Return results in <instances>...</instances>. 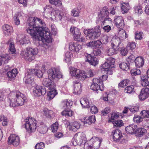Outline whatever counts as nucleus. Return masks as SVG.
I'll return each mask as SVG.
<instances>
[{"label": "nucleus", "instance_id": "53", "mask_svg": "<svg viewBox=\"0 0 149 149\" xmlns=\"http://www.w3.org/2000/svg\"><path fill=\"white\" fill-rule=\"evenodd\" d=\"M134 11L136 13L141 14L143 12L142 7L141 6H135L134 8Z\"/></svg>", "mask_w": 149, "mask_h": 149}, {"label": "nucleus", "instance_id": "41", "mask_svg": "<svg viewBox=\"0 0 149 149\" xmlns=\"http://www.w3.org/2000/svg\"><path fill=\"white\" fill-rule=\"evenodd\" d=\"M32 70H34V72H32L33 75V74H35L39 78L42 77L43 75V73L41 70H37L35 69H30L31 71H32Z\"/></svg>", "mask_w": 149, "mask_h": 149}, {"label": "nucleus", "instance_id": "16", "mask_svg": "<svg viewBox=\"0 0 149 149\" xmlns=\"http://www.w3.org/2000/svg\"><path fill=\"white\" fill-rule=\"evenodd\" d=\"M85 58L86 61L88 62L91 65L95 66L99 63L98 59L90 54H87L85 56Z\"/></svg>", "mask_w": 149, "mask_h": 149}, {"label": "nucleus", "instance_id": "14", "mask_svg": "<svg viewBox=\"0 0 149 149\" xmlns=\"http://www.w3.org/2000/svg\"><path fill=\"white\" fill-rule=\"evenodd\" d=\"M8 141L9 144L16 147L19 144L20 138L15 134H11L8 138Z\"/></svg>", "mask_w": 149, "mask_h": 149}, {"label": "nucleus", "instance_id": "25", "mask_svg": "<svg viewBox=\"0 0 149 149\" xmlns=\"http://www.w3.org/2000/svg\"><path fill=\"white\" fill-rule=\"evenodd\" d=\"M42 84L44 86L48 88H52L54 86L53 82L49 78L44 79L42 81Z\"/></svg>", "mask_w": 149, "mask_h": 149}, {"label": "nucleus", "instance_id": "31", "mask_svg": "<svg viewBox=\"0 0 149 149\" xmlns=\"http://www.w3.org/2000/svg\"><path fill=\"white\" fill-rule=\"evenodd\" d=\"M73 102L70 100L67 99L63 101L61 103V105L64 109H69L72 105Z\"/></svg>", "mask_w": 149, "mask_h": 149}, {"label": "nucleus", "instance_id": "2", "mask_svg": "<svg viewBox=\"0 0 149 149\" xmlns=\"http://www.w3.org/2000/svg\"><path fill=\"white\" fill-rule=\"evenodd\" d=\"M8 102L10 107H15L21 106L26 102V97L25 95L19 91L11 92L9 95Z\"/></svg>", "mask_w": 149, "mask_h": 149}, {"label": "nucleus", "instance_id": "46", "mask_svg": "<svg viewBox=\"0 0 149 149\" xmlns=\"http://www.w3.org/2000/svg\"><path fill=\"white\" fill-rule=\"evenodd\" d=\"M93 83L95 84H98L99 86L104 87L103 81L101 79L94 78L93 80Z\"/></svg>", "mask_w": 149, "mask_h": 149}, {"label": "nucleus", "instance_id": "11", "mask_svg": "<svg viewBox=\"0 0 149 149\" xmlns=\"http://www.w3.org/2000/svg\"><path fill=\"white\" fill-rule=\"evenodd\" d=\"M111 135L113 136L114 141L118 142L119 141L122 140V141H120L121 143L126 142V141L124 139L120 130L116 129L113 130L112 132Z\"/></svg>", "mask_w": 149, "mask_h": 149}, {"label": "nucleus", "instance_id": "6", "mask_svg": "<svg viewBox=\"0 0 149 149\" xmlns=\"http://www.w3.org/2000/svg\"><path fill=\"white\" fill-rule=\"evenodd\" d=\"M25 127L29 133L34 132L36 128V120L32 117H27L24 120Z\"/></svg>", "mask_w": 149, "mask_h": 149}, {"label": "nucleus", "instance_id": "12", "mask_svg": "<svg viewBox=\"0 0 149 149\" xmlns=\"http://www.w3.org/2000/svg\"><path fill=\"white\" fill-rule=\"evenodd\" d=\"M71 73L73 76L77 78H81V79L84 80L87 76L84 73V71L75 68H72L70 70Z\"/></svg>", "mask_w": 149, "mask_h": 149}, {"label": "nucleus", "instance_id": "35", "mask_svg": "<svg viewBox=\"0 0 149 149\" xmlns=\"http://www.w3.org/2000/svg\"><path fill=\"white\" fill-rule=\"evenodd\" d=\"M17 43L23 45L28 44L30 42L28 38H17Z\"/></svg>", "mask_w": 149, "mask_h": 149}, {"label": "nucleus", "instance_id": "18", "mask_svg": "<svg viewBox=\"0 0 149 149\" xmlns=\"http://www.w3.org/2000/svg\"><path fill=\"white\" fill-rule=\"evenodd\" d=\"M74 87L73 93L75 94H80L82 91L81 84L77 81H73Z\"/></svg>", "mask_w": 149, "mask_h": 149}, {"label": "nucleus", "instance_id": "20", "mask_svg": "<svg viewBox=\"0 0 149 149\" xmlns=\"http://www.w3.org/2000/svg\"><path fill=\"white\" fill-rule=\"evenodd\" d=\"M3 33L6 36H10L13 31V27L7 24L4 25L2 26Z\"/></svg>", "mask_w": 149, "mask_h": 149}, {"label": "nucleus", "instance_id": "21", "mask_svg": "<svg viewBox=\"0 0 149 149\" xmlns=\"http://www.w3.org/2000/svg\"><path fill=\"white\" fill-rule=\"evenodd\" d=\"M149 88H145L142 89L139 95L140 100H143L147 98L149 96Z\"/></svg>", "mask_w": 149, "mask_h": 149}, {"label": "nucleus", "instance_id": "54", "mask_svg": "<svg viewBox=\"0 0 149 149\" xmlns=\"http://www.w3.org/2000/svg\"><path fill=\"white\" fill-rule=\"evenodd\" d=\"M143 118L142 116L141 117L139 116H136L134 117L133 120L134 122L137 123H139L143 120Z\"/></svg>", "mask_w": 149, "mask_h": 149}, {"label": "nucleus", "instance_id": "9", "mask_svg": "<svg viewBox=\"0 0 149 149\" xmlns=\"http://www.w3.org/2000/svg\"><path fill=\"white\" fill-rule=\"evenodd\" d=\"M47 73L48 77L52 79H56L62 77L58 68H51L49 69Z\"/></svg>", "mask_w": 149, "mask_h": 149}, {"label": "nucleus", "instance_id": "10", "mask_svg": "<svg viewBox=\"0 0 149 149\" xmlns=\"http://www.w3.org/2000/svg\"><path fill=\"white\" fill-rule=\"evenodd\" d=\"M109 13L106 8H104L98 15L100 21L102 22V24L104 25L106 21H112V19L108 17Z\"/></svg>", "mask_w": 149, "mask_h": 149}, {"label": "nucleus", "instance_id": "26", "mask_svg": "<svg viewBox=\"0 0 149 149\" xmlns=\"http://www.w3.org/2000/svg\"><path fill=\"white\" fill-rule=\"evenodd\" d=\"M69 128L70 130L73 132L77 131L78 129L80 128V124L77 122H74L71 123H69Z\"/></svg>", "mask_w": 149, "mask_h": 149}, {"label": "nucleus", "instance_id": "33", "mask_svg": "<svg viewBox=\"0 0 149 149\" xmlns=\"http://www.w3.org/2000/svg\"><path fill=\"white\" fill-rule=\"evenodd\" d=\"M90 88L91 89L95 91L97 93H98L97 91L99 90L101 91H103L104 90V87L99 86V84H95L93 83L91 84Z\"/></svg>", "mask_w": 149, "mask_h": 149}, {"label": "nucleus", "instance_id": "1", "mask_svg": "<svg viewBox=\"0 0 149 149\" xmlns=\"http://www.w3.org/2000/svg\"><path fill=\"white\" fill-rule=\"evenodd\" d=\"M28 33L33 37H51V33L48 29L45 28V22L41 19L37 17H29L27 21Z\"/></svg>", "mask_w": 149, "mask_h": 149}, {"label": "nucleus", "instance_id": "51", "mask_svg": "<svg viewBox=\"0 0 149 149\" xmlns=\"http://www.w3.org/2000/svg\"><path fill=\"white\" fill-rule=\"evenodd\" d=\"M130 72L131 75L133 76L140 75L141 73L140 70L137 69H132Z\"/></svg>", "mask_w": 149, "mask_h": 149}, {"label": "nucleus", "instance_id": "47", "mask_svg": "<svg viewBox=\"0 0 149 149\" xmlns=\"http://www.w3.org/2000/svg\"><path fill=\"white\" fill-rule=\"evenodd\" d=\"M83 143L84 144L82 143L81 145V148H84V149H92L91 145L89 143V141L86 142L85 141V142H84Z\"/></svg>", "mask_w": 149, "mask_h": 149}, {"label": "nucleus", "instance_id": "38", "mask_svg": "<svg viewBox=\"0 0 149 149\" xmlns=\"http://www.w3.org/2000/svg\"><path fill=\"white\" fill-rule=\"evenodd\" d=\"M124 91L125 93L128 94L133 93L135 92L134 86L132 85L127 86L125 88Z\"/></svg>", "mask_w": 149, "mask_h": 149}, {"label": "nucleus", "instance_id": "8", "mask_svg": "<svg viewBox=\"0 0 149 149\" xmlns=\"http://www.w3.org/2000/svg\"><path fill=\"white\" fill-rule=\"evenodd\" d=\"M101 27L100 26L95 27L94 29H85L84 33L88 37H98L101 34Z\"/></svg>", "mask_w": 149, "mask_h": 149}, {"label": "nucleus", "instance_id": "48", "mask_svg": "<svg viewBox=\"0 0 149 149\" xmlns=\"http://www.w3.org/2000/svg\"><path fill=\"white\" fill-rule=\"evenodd\" d=\"M112 123L114 126L117 127H121L124 125L123 121L121 120H117L113 121Z\"/></svg>", "mask_w": 149, "mask_h": 149}, {"label": "nucleus", "instance_id": "43", "mask_svg": "<svg viewBox=\"0 0 149 149\" xmlns=\"http://www.w3.org/2000/svg\"><path fill=\"white\" fill-rule=\"evenodd\" d=\"M73 111L70 109L65 110L61 112V114L65 117L71 116L72 115Z\"/></svg>", "mask_w": 149, "mask_h": 149}, {"label": "nucleus", "instance_id": "17", "mask_svg": "<svg viewBox=\"0 0 149 149\" xmlns=\"http://www.w3.org/2000/svg\"><path fill=\"white\" fill-rule=\"evenodd\" d=\"M32 71H31L30 69L25 73V77L24 78V81L25 83L27 84H31L33 81V75L32 73L34 71L32 70Z\"/></svg>", "mask_w": 149, "mask_h": 149}, {"label": "nucleus", "instance_id": "23", "mask_svg": "<svg viewBox=\"0 0 149 149\" xmlns=\"http://www.w3.org/2000/svg\"><path fill=\"white\" fill-rule=\"evenodd\" d=\"M135 65L137 68L142 67L144 64V59L141 57H137L135 60Z\"/></svg>", "mask_w": 149, "mask_h": 149}, {"label": "nucleus", "instance_id": "62", "mask_svg": "<svg viewBox=\"0 0 149 149\" xmlns=\"http://www.w3.org/2000/svg\"><path fill=\"white\" fill-rule=\"evenodd\" d=\"M58 127V123L56 122L53 124L51 126V129L53 132H56Z\"/></svg>", "mask_w": 149, "mask_h": 149}, {"label": "nucleus", "instance_id": "24", "mask_svg": "<svg viewBox=\"0 0 149 149\" xmlns=\"http://www.w3.org/2000/svg\"><path fill=\"white\" fill-rule=\"evenodd\" d=\"M119 50V47H116L111 46V48L107 49L105 51L107 53L108 55L111 56L113 55L117 54Z\"/></svg>", "mask_w": 149, "mask_h": 149}, {"label": "nucleus", "instance_id": "13", "mask_svg": "<svg viewBox=\"0 0 149 149\" xmlns=\"http://www.w3.org/2000/svg\"><path fill=\"white\" fill-rule=\"evenodd\" d=\"M46 93V90L44 86L37 85L33 89V94L36 97L44 95Z\"/></svg>", "mask_w": 149, "mask_h": 149}, {"label": "nucleus", "instance_id": "27", "mask_svg": "<svg viewBox=\"0 0 149 149\" xmlns=\"http://www.w3.org/2000/svg\"><path fill=\"white\" fill-rule=\"evenodd\" d=\"M137 127L136 125H131L126 127L125 130L128 134H131L134 133V131Z\"/></svg>", "mask_w": 149, "mask_h": 149}, {"label": "nucleus", "instance_id": "28", "mask_svg": "<svg viewBox=\"0 0 149 149\" xmlns=\"http://www.w3.org/2000/svg\"><path fill=\"white\" fill-rule=\"evenodd\" d=\"M70 31L73 34L74 37H78L81 36V33L77 28L71 26L70 29Z\"/></svg>", "mask_w": 149, "mask_h": 149}, {"label": "nucleus", "instance_id": "44", "mask_svg": "<svg viewBox=\"0 0 149 149\" xmlns=\"http://www.w3.org/2000/svg\"><path fill=\"white\" fill-rule=\"evenodd\" d=\"M119 113L118 112H113L111 114L110 118L109 119L108 122L109 123L112 122L113 120L117 119L119 116Z\"/></svg>", "mask_w": 149, "mask_h": 149}, {"label": "nucleus", "instance_id": "45", "mask_svg": "<svg viewBox=\"0 0 149 149\" xmlns=\"http://www.w3.org/2000/svg\"><path fill=\"white\" fill-rule=\"evenodd\" d=\"M122 12L124 13H126L130 9V7L127 3H123L122 4L121 7Z\"/></svg>", "mask_w": 149, "mask_h": 149}, {"label": "nucleus", "instance_id": "22", "mask_svg": "<svg viewBox=\"0 0 149 149\" xmlns=\"http://www.w3.org/2000/svg\"><path fill=\"white\" fill-rule=\"evenodd\" d=\"M146 132V130L144 128L139 127L135 130L134 133L136 136L140 137L145 134Z\"/></svg>", "mask_w": 149, "mask_h": 149}, {"label": "nucleus", "instance_id": "39", "mask_svg": "<svg viewBox=\"0 0 149 149\" xmlns=\"http://www.w3.org/2000/svg\"><path fill=\"white\" fill-rule=\"evenodd\" d=\"M95 120V116L92 115L89 116L88 118L86 119V120L84 121V123H88V124L90 125L94 123Z\"/></svg>", "mask_w": 149, "mask_h": 149}, {"label": "nucleus", "instance_id": "63", "mask_svg": "<svg viewBox=\"0 0 149 149\" xmlns=\"http://www.w3.org/2000/svg\"><path fill=\"white\" fill-rule=\"evenodd\" d=\"M110 112V109L108 107H106L101 111V114L102 116H105L106 115Z\"/></svg>", "mask_w": 149, "mask_h": 149}, {"label": "nucleus", "instance_id": "60", "mask_svg": "<svg viewBox=\"0 0 149 149\" xmlns=\"http://www.w3.org/2000/svg\"><path fill=\"white\" fill-rule=\"evenodd\" d=\"M139 107L138 106H133L130 108H129V111L132 113H134L138 111L139 110Z\"/></svg>", "mask_w": 149, "mask_h": 149}, {"label": "nucleus", "instance_id": "4", "mask_svg": "<svg viewBox=\"0 0 149 149\" xmlns=\"http://www.w3.org/2000/svg\"><path fill=\"white\" fill-rule=\"evenodd\" d=\"M115 59L113 58L109 57L107 59V61L102 65L101 68L102 71H106L108 74H112L113 72L111 68L114 67V63Z\"/></svg>", "mask_w": 149, "mask_h": 149}, {"label": "nucleus", "instance_id": "5", "mask_svg": "<svg viewBox=\"0 0 149 149\" xmlns=\"http://www.w3.org/2000/svg\"><path fill=\"white\" fill-rule=\"evenodd\" d=\"M52 38H33V42L37 46H42L46 50L49 47V43L52 42Z\"/></svg>", "mask_w": 149, "mask_h": 149}, {"label": "nucleus", "instance_id": "57", "mask_svg": "<svg viewBox=\"0 0 149 149\" xmlns=\"http://www.w3.org/2000/svg\"><path fill=\"white\" fill-rule=\"evenodd\" d=\"M93 53L95 56H98L101 55L102 52L100 49L95 48L93 50Z\"/></svg>", "mask_w": 149, "mask_h": 149}, {"label": "nucleus", "instance_id": "50", "mask_svg": "<svg viewBox=\"0 0 149 149\" xmlns=\"http://www.w3.org/2000/svg\"><path fill=\"white\" fill-rule=\"evenodd\" d=\"M43 112L45 115L48 118L51 117V114L52 113V111L51 110H49L47 108H44L43 109Z\"/></svg>", "mask_w": 149, "mask_h": 149}, {"label": "nucleus", "instance_id": "61", "mask_svg": "<svg viewBox=\"0 0 149 149\" xmlns=\"http://www.w3.org/2000/svg\"><path fill=\"white\" fill-rule=\"evenodd\" d=\"M45 147V144L44 143L40 142L37 143L35 146V149H43Z\"/></svg>", "mask_w": 149, "mask_h": 149}, {"label": "nucleus", "instance_id": "58", "mask_svg": "<svg viewBox=\"0 0 149 149\" xmlns=\"http://www.w3.org/2000/svg\"><path fill=\"white\" fill-rule=\"evenodd\" d=\"M71 12L73 16L77 17L79 16L80 11L79 9L75 8L72 10Z\"/></svg>", "mask_w": 149, "mask_h": 149}, {"label": "nucleus", "instance_id": "55", "mask_svg": "<svg viewBox=\"0 0 149 149\" xmlns=\"http://www.w3.org/2000/svg\"><path fill=\"white\" fill-rule=\"evenodd\" d=\"M140 114L144 118H149V110H143L141 111Z\"/></svg>", "mask_w": 149, "mask_h": 149}, {"label": "nucleus", "instance_id": "19", "mask_svg": "<svg viewBox=\"0 0 149 149\" xmlns=\"http://www.w3.org/2000/svg\"><path fill=\"white\" fill-rule=\"evenodd\" d=\"M114 22L116 26L118 28L122 29L124 26L123 19V17L121 16H115Z\"/></svg>", "mask_w": 149, "mask_h": 149}, {"label": "nucleus", "instance_id": "36", "mask_svg": "<svg viewBox=\"0 0 149 149\" xmlns=\"http://www.w3.org/2000/svg\"><path fill=\"white\" fill-rule=\"evenodd\" d=\"M146 76L141 77V84L143 86H147L149 85V82Z\"/></svg>", "mask_w": 149, "mask_h": 149}, {"label": "nucleus", "instance_id": "30", "mask_svg": "<svg viewBox=\"0 0 149 149\" xmlns=\"http://www.w3.org/2000/svg\"><path fill=\"white\" fill-rule=\"evenodd\" d=\"M111 42L112 47H119L120 44L121 43L120 38H112Z\"/></svg>", "mask_w": 149, "mask_h": 149}, {"label": "nucleus", "instance_id": "3", "mask_svg": "<svg viewBox=\"0 0 149 149\" xmlns=\"http://www.w3.org/2000/svg\"><path fill=\"white\" fill-rule=\"evenodd\" d=\"M38 53L37 48L33 49L27 48L26 51H22L20 53L22 57L29 61H31L35 58V56Z\"/></svg>", "mask_w": 149, "mask_h": 149}, {"label": "nucleus", "instance_id": "64", "mask_svg": "<svg viewBox=\"0 0 149 149\" xmlns=\"http://www.w3.org/2000/svg\"><path fill=\"white\" fill-rule=\"evenodd\" d=\"M119 36L120 37H127V36L125 31L123 30L120 31L118 32Z\"/></svg>", "mask_w": 149, "mask_h": 149}, {"label": "nucleus", "instance_id": "59", "mask_svg": "<svg viewBox=\"0 0 149 149\" xmlns=\"http://www.w3.org/2000/svg\"><path fill=\"white\" fill-rule=\"evenodd\" d=\"M135 58L134 55L131 54L126 59V60L128 63H132L134 61L135 62Z\"/></svg>", "mask_w": 149, "mask_h": 149}, {"label": "nucleus", "instance_id": "42", "mask_svg": "<svg viewBox=\"0 0 149 149\" xmlns=\"http://www.w3.org/2000/svg\"><path fill=\"white\" fill-rule=\"evenodd\" d=\"M49 3L53 5H55L57 7L62 8V3L60 0H49Z\"/></svg>", "mask_w": 149, "mask_h": 149}, {"label": "nucleus", "instance_id": "15", "mask_svg": "<svg viewBox=\"0 0 149 149\" xmlns=\"http://www.w3.org/2000/svg\"><path fill=\"white\" fill-rule=\"evenodd\" d=\"M102 139L95 137L91 139L89 141V143L91 144L92 149H98L100 147V145L102 141Z\"/></svg>", "mask_w": 149, "mask_h": 149}, {"label": "nucleus", "instance_id": "34", "mask_svg": "<svg viewBox=\"0 0 149 149\" xmlns=\"http://www.w3.org/2000/svg\"><path fill=\"white\" fill-rule=\"evenodd\" d=\"M54 87H53L52 88H49L50 91L47 93V95L50 99H53L57 94L56 91Z\"/></svg>", "mask_w": 149, "mask_h": 149}, {"label": "nucleus", "instance_id": "32", "mask_svg": "<svg viewBox=\"0 0 149 149\" xmlns=\"http://www.w3.org/2000/svg\"><path fill=\"white\" fill-rule=\"evenodd\" d=\"M80 102L83 107L87 108L90 107L88 100L86 98H81L80 100Z\"/></svg>", "mask_w": 149, "mask_h": 149}, {"label": "nucleus", "instance_id": "37", "mask_svg": "<svg viewBox=\"0 0 149 149\" xmlns=\"http://www.w3.org/2000/svg\"><path fill=\"white\" fill-rule=\"evenodd\" d=\"M10 59L9 56L7 55H3L0 56V66L3 63H7L8 60Z\"/></svg>", "mask_w": 149, "mask_h": 149}, {"label": "nucleus", "instance_id": "49", "mask_svg": "<svg viewBox=\"0 0 149 149\" xmlns=\"http://www.w3.org/2000/svg\"><path fill=\"white\" fill-rule=\"evenodd\" d=\"M72 56V53L69 52H67L65 54V58L64 61L66 62H70V59Z\"/></svg>", "mask_w": 149, "mask_h": 149}, {"label": "nucleus", "instance_id": "29", "mask_svg": "<svg viewBox=\"0 0 149 149\" xmlns=\"http://www.w3.org/2000/svg\"><path fill=\"white\" fill-rule=\"evenodd\" d=\"M17 73V71L16 69H13L11 70L8 71L7 74V76L11 80L14 79L16 76Z\"/></svg>", "mask_w": 149, "mask_h": 149}, {"label": "nucleus", "instance_id": "40", "mask_svg": "<svg viewBox=\"0 0 149 149\" xmlns=\"http://www.w3.org/2000/svg\"><path fill=\"white\" fill-rule=\"evenodd\" d=\"M119 66L122 70H127L130 69V63H121L119 64Z\"/></svg>", "mask_w": 149, "mask_h": 149}, {"label": "nucleus", "instance_id": "56", "mask_svg": "<svg viewBox=\"0 0 149 149\" xmlns=\"http://www.w3.org/2000/svg\"><path fill=\"white\" fill-rule=\"evenodd\" d=\"M9 51L12 54L15 53L16 50L14 44L13 42H11L9 45Z\"/></svg>", "mask_w": 149, "mask_h": 149}, {"label": "nucleus", "instance_id": "7", "mask_svg": "<svg viewBox=\"0 0 149 149\" xmlns=\"http://www.w3.org/2000/svg\"><path fill=\"white\" fill-rule=\"evenodd\" d=\"M86 140L85 134L83 132H79L74 135L72 140V143L74 146L79 145L81 146Z\"/></svg>", "mask_w": 149, "mask_h": 149}, {"label": "nucleus", "instance_id": "52", "mask_svg": "<svg viewBox=\"0 0 149 149\" xmlns=\"http://www.w3.org/2000/svg\"><path fill=\"white\" fill-rule=\"evenodd\" d=\"M136 47V44L135 42H131L128 43L127 47V49L133 51V50Z\"/></svg>", "mask_w": 149, "mask_h": 149}]
</instances>
